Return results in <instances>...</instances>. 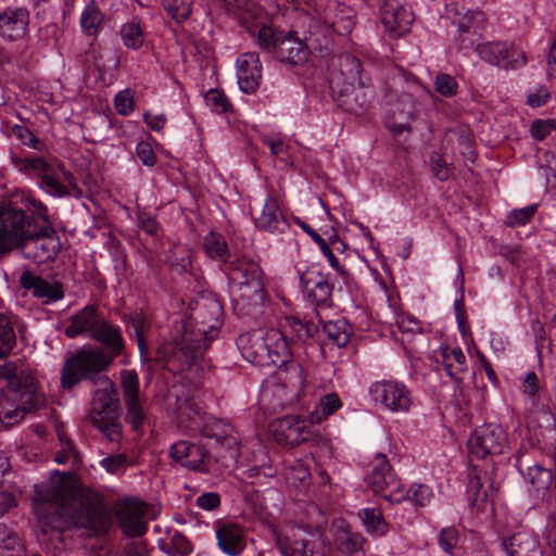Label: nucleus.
<instances>
[{
  "label": "nucleus",
  "instance_id": "nucleus-39",
  "mask_svg": "<svg viewBox=\"0 0 556 556\" xmlns=\"http://www.w3.org/2000/svg\"><path fill=\"white\" fill-rule=\"evenodd\" d=\"M509 47L510 42L508 41H492L483 43L477 41L473 49L484 62L503 67L505 54L508 53L507 49Z\"/></svg>",
  "mask_w": 556,
  "mask_h": 556
},
{
  "label": "nucleus",
  "instance_id": "nucleus-27",
  "mask_svg": "<svg viewBox=\"0 0 556 556\" xmlns=\"http://www.w3.org/2000/svg\"><path fill=\"white\" fill-rule=\"evenodd\" d=\"M218 548L227 556H240L245 546L244 531L241 526L218 520L214 523Z\"/></svg>",
  "mask_w": 556,
  "mask_h": 556
},
{
  "label": "nucleus",
  "instance_id": "nucleus-38",
  "mask_svg": "<svg viewBox=\"0 0 556 556\" xmlns=\"http://www.w3.org/2000/svg\"><path fill=\"white\" fill-rule=\"evenodd\" d=\"M119 35L123 45L130 50H139L143 47L146 33L142 22L138 16H134L129 22L121 26Z\"/></svg>",
  "mask_w": 556,
  "mask_h": 556
},
{
  "label": "nucleus",
  "instance_id": "nucleus-57",
  "mask_svg": "<svg viewBox=\"0 0 556 556\" xmlns=\"http://www.w3.org/2000/svg\"><path fill=\"white\" fill-rule=\"evenodd\" d=\"M552 130H556L555 118L535 119L530 127L533 139H545Z\"/></svg>",
  "mask_w": 556,
  "mask_h": 556
},
{
  "label": "nucleus",
  "instance_id": "nucleus-21",
  "mask_svg": "<svg viewBox=\"0 0 556 556\" xmlns=\"http://www.w3.org/2000/svg\"><path fill=\"white\" fill-rule=\"evenodd\" d=\"M121 386L126 406L125 420L135 432H142L146 414L139 402V376L134 369L121 371Z\"/></svg>",
  "mask_w": 556,
  "mask_h": 556
},
{
  "label": "nucleus",
  "instance_id": "nucleus-35",
  "mask_svg": "<svg viewBox=\"0 0 556 556\" xmlns=\"http://www.w3.org/2000/svg\"><path fill=\"white\" fill-rule=\"evenodd\" d=\"M295 224L317 244V247H319L321 253L327 257L329 265L343 278L344 281H346L350 278V273L340 264L327 241L307 223L303 222L299 217L295 218Z\"/></svg>",
  "mask_w": 556,
  "mask_h": 556
},
{
  "label": "nucleus",
  "instance_id": "nucleus-37",
  "mask_svg": "<svg viewBox=\"0 0 556 556\" xmlns=\"http://www.w3.org/2000/svg\"><path fill=\"white\" fill-rule=\"evenodd\" d=\"M203 250L210 258L220 263V268L231 260L225 237L216 231H210L203 238Z\"/></svg>",
  "mask_w": 556,
  "mask_h": 556
},
{
  "label": "nucleus",
  "instance_id": "nucleus-3",
  "mask_svg": "<svg viewBox=\"0 0 556 556\" xmlns=\"http://www.w3.org/2000/svg\"><path fill=\"white\" fill-rule=\"evenodd\" d=\"M33 509L43 535L55 541V548L65 547L63 533L83 529L90 538L104 534L111 527V516L99 503L80 500L60 488L36 491Z\"/></svg>",
  "mask_w": 556,
  "mask_h": 556
},
{
  "label": "nucleus",
  "instance_id": "nucleus-41",
  "mask_svg": "<svg viewBox=\"0 0 556 556\" xmlns=\"http://www.w3.org/2000/svg\"><path fill=\"white\" fill-rule=\"evenodd\" d=\"M468 478L469 480L466 486L467 500L470 506L480 508L488 501V488L484 486L482 478L476 467L469 470Z\"/></svg>",
  "mask_w": 556,
  "mask_h": 556
},
{
  "label": "nucleus",
  "instance_id": "nucleus-40",
  "mask_svg": "<svg viewBox=\"0 0 556 556\" xmlns=\"http://www.w3.org/2000/svg\"><path fill=\"white\" fill-rule=\"evenodd\" d=\"M358 516L366 528V531L372 536H383L388 533L390 525L384 519L379 508L366 507L358 511Z\"/></svg>",
  "mask_w": 556,
  "mask_h": 556
},
{
  "label": "nucleus",
  "instance_id": "nucleus-51",
  "mask_svg": "<svg viewBox=\"0 0 556 556\" xmlns=\"http://www.w3.org/2000/svg\"><path fill=\"white\" fill-rule=\"evenodd\" d=\"M168 262L170 268L177 274H184L191 266V253L184 247H176L170 250Z\"/></svg>",
  "mask_w": 556,
  "mask_h": 556
},
{
  "label": "nucleus",
  "instance_id": "nucleus-36",
  "mask_svg": "<svg viewBox=\"0 0 556 556\" xmlns=\"http://www.w3.org/2000/svg\"><path fill=\"white\" fill-rule=\"evenodd\" d=\"M323 325L320 332L323 338H327L330 342L336 344L338 348L345 346L352 334V327L349 321L344 318L329 321H319ZM325 341V339H323Z\"/></svg>",
  "mask_w": 556,
  "mask_h": 556
},
{
  "label": "nucleus",
  "instance_id": "nucleus-46",
  "mask_svg": "<svg viewBox=\"0 0 556 556\" xmlns=\"http://www.w3.org/2000/svg\"><path fill=\"white\" fill-rule=\"evenodd\" d=\"M204 101L213 113L227 114L233 112L232 103L222 89H208L204 94Z\"/></svg>",
  "mask_w": 556,
  "mask_h": 556
},
{
  "label": "nucleus",
  "instance_id": "nucleus-14",
  "mask_svg": "<svg viewBox=\"0 0 556 556\" xmlns=\"http://www.w3.org/2000/svg\"><path fill=\"white\" fill-rule=\"evenodd\" d=\"M281 337L288 344L289 352L291 346H298L304 350L318 349L324 353L323 332H320L319 324L313 320L301 318L300 316H288L281 325Z\"/></svg>",
  "mask_w": 556,
  "mask_h": 556
},
{
  "label": "nucleus",
  "instance_id": "nucleus-64",
  "mask_svg": "<svg viewBox=\"0 0 556 556\" xmlns=\"http://www.w3.org/2000/svg\"><path fill=\"white\" fill-rule=\"evenodd\" d=\"M170 540L173 542L174 548H176V552H178L181 556H187L192 552V545L184 533L175 531L170 536Z\"/></svg>",
  "mask_w": 556,
  "mask_h": 556
},
{
  "label": "nucleus",
  "instance_id": "nucleus-47",
  "mask_svg": "<svg viewBox=\"0 0 556 556\" xmlns=\"http://www.w3.org/2000/svg\"><path fill=\"white\" fill-rule=\"evenodd\" d=\"M336 542L341 552L352 554L362 548L365 539L359 532H354L348 527L337 534Z\"/></svg>",
  "mask_w": 556,
  "mask_h": 556
},
{
  "label": "nucleus",
  "instance_id": "nucleus-11",
  "mask_svg": "<svg viewBox=\"0 0 556 556\" xmlns=\"http://www.w3.org/2000/svg\"><path fill=\"white\" fill-rule=\"evenodd\" d=\"M170 457L182 467L206 475L222 473L229 467L226 459L200 444L181 440L174 443L169 451Z\"/></svg>",
  "mask_w": 556,
  "mask_h": 556
},
{
  "label": "nucleus",
  "instance_id": "nucleus-26",
  "mask_svg": "<svg viewBox=\"0 0 556 556\" xmlns=\"http://www.w3.org/2000/svg\"><path fill=\"white\" fill-rule=\"evenodd\" d=\"M278 50L275 61L289 68L304 66L311 55V49L305 39H301L298 31L292 29L288 30V35Z\"/></svg>",
  "mask_w": 556,
  "mask_h": 556
},
{
  "label": "nucleus",
  "instance_id": "nucleus-50",
  "mask_svg": "<svg viewBox=\"0 0 556 556\" xmlns=\"http://www.w3.org/2000/svg\"><path fill=\"white\" fill-rule=\"evenodd\" d=\"M538 211V204H530L521 208L510 211L505 220V225L509 228H516L528 224Z\"/></svg>",
  "mask_w": 556,
  "mask_h": 556
},
{
  "label": "nucleus",
  "instance_id": "nucleus-6",
  "mask_svg": "<svg viewBox=\"0 0 556 556\" xmlns=\"http://www.w3.org/2000/svg\"><path fill=\"white\" fill-rule=\"evenodd\" d=\"M237 344L245 361L261 367L286 366L288 382L296 389L305 386V370L300 363L291 359L288 344L282 340L279 330L273 329L265 334L243 333L238 338Z\"/></svg>",
  "mask_w": 556,
  "mask_h": 556
},
{
  "label": "nucleus",
  "instance_id": "nucleus-20",
  "mask_svg": "<svg viewBox=\"0 0 556 556\" xmlns=\"http://www.w3.org/2000/svg\"><path fill=\"white\" fill-rule=\"evenodd\" d=\"M369 394L376 402L393 413L407 412L412 405L410 391L399 381H376L370 386Z\"/></svg>",
  "mask_w": 556,
  "mask_h": 556
},
{
  "label": "nucleus",
  "instance_id": "nucleus-22",
  "mask_svg": "<svg viewBox=\"0 0 556 556\" xmlns=\"http://www.w3.org/2000/svg\"><path fill=\"white\" fill-rule=\"evenodd\" d=\"M356 12L351 7L337 0H329L319 20L323 22L327 35H349L355 26Z\"/></svg>",
  "mask_w": 556,
  "mask_h": 556
},
{
  "label": "nucleus",
  "instance_id": "nucleus-61",
  "mask_svg": "<svg viewBox=\"0 0 556 556\" xmlns=\"http://www.w3.org/2000/svg\"><path fill=\"white\" fill-rule=\"evenodd\" d=\"M220 502L222 498L217 492H204L195 498L197 506L207 511L217 509Z\"/></svg>",
  "mask_w": 556,
  "mask_h": 556
},
{
  "label": "nucleus",
  "instance_id": "nucleus-43",
  "mask_svg": "<svg viewBox=\"0 0 556 556\" xmlns=\"http://www.w3.org/2000/svg\"><path fill=\"white\" fill-rule=\"evenodd\" d=\"M103 13L97 2L91 0L84 9L80 16V27L85 35L94 36L103 21Z\"/></svg>",
  "mask_w": 556,
  "mask_h": 556
},
{
  "label": "nucleus",
  "instance_id": "nucleus-4",
  "mask_svg": "<svg viewBox=\"0 0 556 556\" xmlns=\"http://www.w3.org/2000/svg\"><path fill=\"white\" fill-rule=\"evenodd\" d=\"M16 344L11 316L0 313V422L11 427L45 403L34 375L7 361Z\"/></svg>",
  "mask_w": 556,
  "mask_h": 556
},
{
  "label": "nucleus",
  "instance_id": "nucleus-55",
  "mask_svg": "<svg viewBox=\"0 0 556 556\" xmlns=\"http://www.w3.org/2000/svg\"><path fill=\"white\" fill-rule=\"evenodd\" d=\"M273 155L279 157L285 164H292L294 146L287 143V141H265Z\"/></svg>",
  "mask_w": 556,
  "mask_h": 556
},
{
  "label": "nucleus",
  "instance_id": "nucleus-23",
  "mask_svg": "<svg viewBox=\"0 0 556 556\" xmlns=\"http://www.w3.org/2000/svg\"><path fill=\"white\" fill-rule=\"evenodd\" d=\"M20 286L46 305L55 303L64 298V287L62 282L48 280L28 270L22 273Z\"/></svg>",
  "mask_w": 556,
  "mask_h": 556
},
{
  "label": "nucleus",
  "instance_id": "nucleus-7",
  "mask_svg": "<svg viewBox=\"0 0 556 556\" xmlns=\"http://www.w3.org/2000/svg\"><path fill=\"white\" fill-rule=\"evenodd\" d=\"M372 68L371 63H364L354 54L346 53L341 58L340 71L344 80H331L330 90L333 101L342 111L363 115L372 108L376 97L371 78Z\"/></svg>",
  "mask_w": 556,
  "mask_h": 556
},
{
  "label": "nucleus",
  "instance_id": "nucleus-2",
  "mask_svg": "<svg viewBox=\"0 0 556 556\" xmlns=\"http://www.w3.org/2000/svg\"><path fill=\"white\" fill-rule=\"evenodd\" d=\"M15 248L38 263L53 261L62 249L47 206L30 195L0 200V254Z\"/></svg>",
  "mask_w": 556,
  "mask_h": 556
},
{
  "label": "nucleus",
  "instance_id": "nucleus-44",
  "mask_svg": "<svg viewBox=\"0 0 556 556\" xmlns=\"http://www.w3.org/2000/svg\"><path fill=\"white\" fill-rule=\"evenodd\" d=\"M437 541L441 551L447 556H457L462 549L459 545L460 532L454 526L441 528L438 532Z\"/></svg>",
  "mask_w": 556,
  "mask_h": 556
},
{
  "label": "nucleus",
  "instance_id": "nucleus-62",
  "mask_svg": "<svg viewBox=\"0 0 556 556\" xmlns=\"http://www.w3.org/2000/svg\"><path fill=\"white\" fill-rule=\"evenodd\" d=\"M466 11L465 7L459 5L456 2H452L445 5L444 13L441 15L442 21H448L452 25L458 28L462 15H464Z\"/></svg>",
  "mask_w": 556,
  "mask_h": 556
},
{
  "label": "nucleus",
  "instance_id": "nucleus-25",
  "mask_svg": "<svg viewBox=\"0 0 556 556\" xmlns=\"http://www.w3.org/2000/svg\"><path fill=\"white\" fill-rule=\"evenodd\" d=\"M146 504L137 498H127L117 513V519L123 532L132 538L141 536L147 532L144 520Z\"/></svg>",
  "mask_w": 556,
  "mask_h": 556
},
{
  "label": "nucleus",
  "instance_id": "nucleus-63",
  "mask_svg": "<svg viewBox=\"0 0 556 556\" xmlns=\"http://www.w3.org/2000/svg\"><path fill=\"white\" fill-rule=\"evenodd\" d=\"M540 389V381L534 371H529L522 381V393L531 399H534Z\"/></svg>",
  "mask_w": 556,
  "mask_h": 556
},
{
  "label": "nucleus",
  "instance_id": "nucleus-9",
  "mask_svg": "<svg viewBox=\"0 0 556 556\" xmlns=\"http://www.w3.org/2000/svg\"><path fill=\"white\" fill-rule=\"evenodd\" d=\"M408 90H403L393 101L388 102L386 127L393 136L402 135L404 131H410V123L420 116L422 111L415 93L426 88L419 83L418 78L412 74L404 73Z\"/></svg>",
  "mask_w": 556,
  "mask_h": 556
},
{
  "label": "nucleus",
  "instance_id": "nucleus-13",
  "mask_svg": "<svg viewBox=\"0 0 556 556\" xmlns=\"http://www.w3.org/2000/svg\"><path fill=\"white\" fill-rule=\"evenodd\" d=\"M11 160L18 170L28 175H38L39 186L48 194L60 198L70 194L67 187L53 173L51 166L43 157L36 154L11 151Z\"/></svg>",
  "mask_w": 556,
  "mask_h": 556
},
{
  "label": "nucleus",
  "instance_id": "nucleus-15",
  "mask_svg": "<svg viewBox=\"0 0 556 556\" xmlns=\"http://www.w3.org/2000/svg\"><path fill=\"white\" fill-rule=\"evenodd\" d=\"M468 448L470 454L479 459L504 454L508 448V434L498 424H483L472 431Z\"/></svg>",
  "mask_w": 556,
  "mask_h": 556
},
{
  "label": "nucleus",
  "instance_id": "nucleus-56",
  "mask_svg": "<svg viewBox=\"0 0 556 556\" xmlns=\"http://www.w3.org/2000/svg\"><path fill=\"white\" fill-rule=\"evenodd\" d=\"M551 93L546 86L538 85L527 91V104L531 108H540L547 103Z\"/></svg>",
  "mask_w": 556,
  "mask_h": 556
},
{
  "label": "nucleus",
  "instance_id": "nucleus-58",
  "mask_svg": "<svg viewBox=\"0 0 556 556\" xmlns=\"http://www.w3.org/2000/svg\"><path fill=\"white\" fill-rule=\"evenodd\" d=\"M136 154L144 166L152 167L156 164V154L151 141H138Z\"/></svg>",
  "mask_w": 556,
  "mask_h": 556
},
{
  "label": "nucleus",
  "instance_id": "nucleus-59",
  "mask_svg": "<svg viewBox=\"0 0 556 556\" xmlns=\"http://www.w3.org/2000/svg\"><path fill=\"white\" fill-rule=\"evenodd\" d=\"M63 35V29L56 22L47 23L38 29V40L47 45L50 40L58 41Z\"/></svg>",
  "mask_w": 556,
  "mask_h": 556
},
{
  "label": "nucleus",
  "instance_id": "nucleus-53",
  "mask_svg": "<svg viewBox=\"0 0 556 556\" xmlns=\"http://www.w3.org/2000/svg\"><path fill=\"white\" fill-rule=\"evenodd\" d=\"M114 108L123 116L132 113L135 109V91L131 88L118 91L114 97Z\"/></svg>",
  "mask_w": 556,
  "mask_h": 556
},
{
  "label": "nucleus",
  "instance_id": "nucleus-31",
  "mask_svg": "<svg viewBox=\"0 0 556 556\" xmlns=\"http://www.w3.org/2000/svg\"><path fill=\"white\" fill-rule=\"evenodd\" d=\"M437 363L442 366L446 375L460 389L463 376L467 371V359L462 348H450L442 344L438 351Z\"/></svg>",
  "mask_w": 556,
  "mask_h": 556
},
{
  "label": "nucleus",
  "instance_id": "nucleus-17",
  "mask_svg": "<svg viewBox=\"0 0 556 556\" xmlns=\"http://www.w3.org/2000/svg\"><path fill=\"white\" fill-rule=\"evenodd\" d=\"M271 432L279 444L296 446L302 443L318 444L323 437L316 433L304 419L291 415L271 424Z\"/></svg>",
  "mask_w": 556,
  "mask_h": 556
},
{
  "label": "nucleus",
  "instance_id": "nucleus-32",
  "mask_svg": "<svg viewBox=\"0 0 556 556\" xmlns=\"http://www.w3.org/2000/svg\"><path fill=\"white\" fill-rule=\"evenodd\" d=\"M255 227L270 233H282L289 228V223L280 211L278 201L273 195H267L262 213L254 218Z\"/></svg>",
  "mask_w": 556,
  "mask_h": 556
},
{
  "label": "nucleus",
  "instance_id": "nucleus-48",
  "mask_svg": "<svg viewBox=\"0 0 556 556\" xmlns=\"http://www.w3.org/2000/svg\"><path fill=\"white\" fill-rule=\"evenodd\" d=\"M164 10L177 23H184L192 13L193 0H163Z\"/></svg>",
  "mask_w": 556,
  "mask_h": 556
},
{
  "label": "nucleus",
  "instance_id": "nucleus-19",
  "mask_svg": "<svg viewBox=\"0 0 556 556\" xmlns=\"http://www.w3.org/2000/svg\"><path fill=\"white\" fill-rule=\"evenodd\" d=\"M365 482L376 495L382 496L386 501L388 494L394 495L402 488L401 480L384 454H377L371 460Z\"/></svg>",
  "mask_w": 556,
  "mask_h": 556
},
{
  "label": "nucleus",
  "instance_id": "nucleus-30",
  "mask_svg": "<svg viewBox=\"0 0 556 556\" xmlns=\"http://www.w3.org/2000/svg\"><path fill=\"white\" fill-rule=\"evenodd\" d=\"M484 21V13L482 11L466 9L457 28L459 35L456 40L459 49L470 50L475 48L477 41L481 38Z\"/></svg>",
  "mask_w": 556,
  "mask_h": 556
},
{
  "label": "nucleus",
  "instance_id": "nucleus-5",
  "mask_svg": "<svg viewBox=\"0 0 556 556\" xmlns=\"http://www.w3.org/2000/svg\"><path fill=\"white\" fill-rule=\"evenodd\" d=\"M224 307L213 293H203L189 305L188 318L172 338L169 364L177 371L189 369L202 357L223 325Z\"/></svg>",
  "mask_w": 556,
  "mask_h": 556
},
{
  "label": "nucleus",
  "instance_id": "nucleus-1",
  "mask_svg": "<svg viewBox=\"0 0 556 556\" xmlns=\"http://www.w3.org/2000/svg\"><path fill=\"white\" fill-rule=\"evenodd\" d=\"M64 333L67 338L85 337L102 345L77 351L68 357L61 370V384L72 389L83 380L99 386L92 397L89 414L91 425L112 443L122 439L121 402L115 383L106 371L125 350L121 327L110 321L96 305L88 304L70 318Z\"/></svg>",
  "mask_w": 556,
  "mask_h": 556
},
{
  "label": "nucleus",
  "instance_id": "nucleus-18",
  "mask_svg": "<svg viewBox=\"0 0 556 556\" xmlns=\"http://www.w3.org/2000/svg\"><path fill=\"white\" fill-rule=\"evenodd\" d=\"M240 25L253 38L261 52L269 60L275 61L288 30L269 22H250L244 16L240 20Z\"/></svg>",
  "mask_w": 556,
  "mask_h": 556
},
{
  "label": "nucleus",
  "instance_id": "nucleus-49",
  "mask_svg": "<svg viewBox=\"0 0 556 556\" xmlns=\"http://www.w3.org/2000/svg\"><path fill=\"white\" fill-rule=\"evenodd\" d=\"M342 402L337 393H329L320 397L315 408V417L318 421L327 419L341 408Z\"/></svg>",
  "mask_w": 556,
  "mask_h": 556
},
{
  "label": "nucleus",
  "instance_id": "nucleus-16",
  "mask_svg": "<svg viewBox=\"0 0 556 556\" xmlns=\"http://www.w3.org/2000/svg\"><path fill=\"white\" fill-rule=\"evenodd\" d=\"M515 466L529 484L528 492L536 505L553 502L554 490H556V471L554 472L552 469L545 468L540 464L529 466L525 470L519 456Z\"/></svg>",
  "mask_w": 556,
  "mask_h": 556
},
{
  "label": "nucleus",
  "instance_id": "nucleus-10",
  "mask_svg": "<svg viewBox=\"0 0 556 556\" xmlns=\"http://www.w3.org/2000/svg\"><path fill=\"white\" fill-rule=\"evenodd\" d=\"M296 273L305 302L314 308L316 318L321 321L318 309L332 306L334 285L330 281L329 274H325L316 263L305 266L304 269L298 268Z\"/></svg>",
  "mask_w": 556,
  "mask_h": 556
},
{
  "label": "nucleus",
  "instance_id": "nucleus-8",
  "mask_svg": "<svg viewBox=\"0 0 556 556\" xmlns=\"http://www.w3.org/2000/svg\"><path fill=\"white\" fill-rule=\"evenodd\" d=\"M222 271L228 279L232 294L252 307H262L266 299L264 273L257 261L249 256H236L225 263Z\"/></svg>",
  "mask_w": 556,
  "mask_h": 556
},
{
  "label": "nucleus",
  "instance_id": "nucleus-28",
  "mask_svg": "<svg viewBox=\"0 0 556 556\" xmlns=\"http://www.w3.org/2000/svg\"><path fill=\"white\" fill-rule=\"evenodd\" d=\"M29 11L25 7L7 8L0 12V36L8 41H17L28 31Z\"/></svg>",
  "mask_w": 556,
  "mask_h": 556
},
{
  "label": "nucleus",
  "instance_id": "nucleus-60",
  "mask_svg": "<svg viewBox=\"0 0 556 556\" xmlns=\"http://www.w3.org/2000/svg\"><path fill=\"white\" fill-rule=\"evenodd\" d=\"M127 464V456L123 453L109 455L100 460V465L110 473H117Z\"/></svg>",
  "mask_w": 556,
  "mask_h": 556
},
{
  "label": "nucleus",
  "instance_id": "nucleus-24",
  "mask_svg": "<svg viewBox=\"0 0 556 556\" xmlns=\"http://www.w3.org/2000/svg\"><path fill=\"white\" fill-rule=\"evenodd\" d=\"M263 66L258 52L248 51L237 58V78L242 92L254 93L262 81Z\"/></svg>",
  "mask_w": 556,
  "mask_h": 556
},
{
  "label": "nucleus",
  "instance_id": "nucleus-12",
  "mask_svg": "<svg viewBox=\"0 0 556 556\" xmlns=\"http://www.w3.org/2000/svg\"><path fill=\"white\" fill-rule=\"evenodd\" d=\"M197 429L203 438L214 440L212 452L227 464L239 457V441L235 428L223 419L204 415L197 422Z\"/></svg>",
  "mask_w": 556,
  "mask_h": 556
},
{
  "label": "nucleus",
  "instance_id": "nucleus-42",
  "mask_svg": "<svg viewBox=\"0 0 556 556\" xmlns=\"http://www.w3.org/2000/svg\"><path fill=\"white\" fill-rule=\"evenodd\" d=\"M25 546L16 532L0 523V556H22Z\"/></svg>",
  "mask_w": 556,
  "mask_h": 556
},
{
  "label": "nucleus",
  "instance_id": "nucleus-45",
  "mask_svg": "<svg viewBox=\"0 0 556 556\" xmlns=\"http://www.w3.org/2000/svg\"><path fill=\"white\" fill-rule=\"evenodd\" d=\"M429 163L433 176L440 181H446L452 173V162L446 160V147L441 144L439 150L431 152Z\"/></svg>",
  "mask_w": 556,
  "mask_h": 556
},
{
  "label": "nucleus",
  "instance_id": "nucleus-54",
  "mask_svg": "<svg viewBox=\"0 0 556 556\" xmlns=\"http://www.w3.org/2000/svg\"><path fill=\"white\" fill-rule=\"evenodd\" d=\"M508 53L505 54L503 68L505 70H518L526 65L527 56L522 50L510 42V47L507 49Z\"/></svg>",
  "mask_w": 556,
  "mask_h": 556
},
{
  "label": "nucleus",
  "instance_id": "nucleus-33",
  "mask_svg": "<svg viewBox=\"0 0 556 556\" xmlns=\"http://www.w3.org/2000/svg\"><path fill=\"white\" fill-rule=\"evenodd\" d=\"M433 496L432 489L424 483H413L408 490L401 488L396 494H388L387 501L391 504H401L405 501L410 502L416 508L428 505Z\"/></svg>",
  "mask_w": 556,
  "mask_h": 556
},
{
  "label": "nucleus",
  "instance_id": "nucleus-29",
  "mask_svg": "<svg viewBox=\"0 0 556 556\" xmlns=\"http://www.w3.org/2000/svg\"><path fill=\"white\" fill-rule=\"evenodd\" d=\"M501 548L506 556H543V548L536 535L518 531L501 540Z\"/></svg>",
  "mask_w": 556,
  "mask_h": 556
},
{
  "label": "nucleus",
  "instance_id": "nucleus-34",
  "mask_svg": "<svg viewBox=\"0 0 556 556\" xmlns=\"http://www.w3.org/2000/svg\"><path fill=\"white\" fill-rule=\"evenodd\" d=\"M381 21L391 33L401 36L409 30L413 13L402 5L386 7L381 10Z\"/></svg>",
  "mask_w": 556,
  "mask_h": 556
},
{
  "label": "nucleus",
  "instance_id": "nucleus-52",
  "mask_svg": "<svg viewBox=\"0 0 556 556\" xmlns=\"http://www.w3.org/2000/svg\"><path fill=\"white\" fill-rule=\"evenodd\" d=\"M434 90L444 98H451L458 92V83L452 75L439 73L434 77Z\"/></svg>",
  "mask_w": 556,
  "mask_h": 556
}]
</instances>
